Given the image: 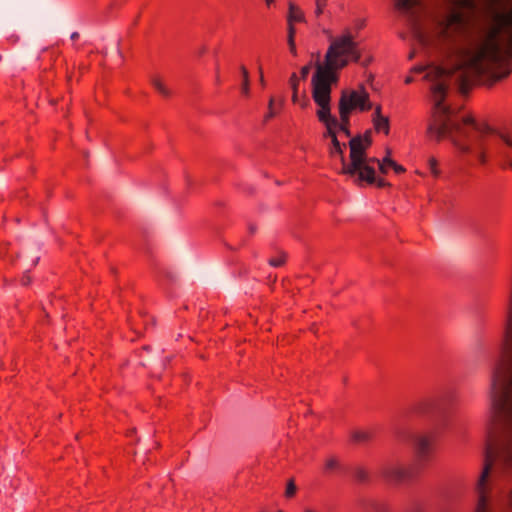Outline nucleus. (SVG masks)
I'll return each instance as SVG.
<instances>
[{
    "label": "nucleus",
    "instance_id": "f257e3e1",
    "mask_svg": "<svg viewBox=\"0 0 512 512\" xmlns=\"http://www.w3.org/2000/svg\"><path fill=\"white\" fill-rule=\"evenodd\" d=\"M483 13L492 22L486 37L479 43L458 49L451 69L438 66H416V73L426 70L424 78L431 82L430 92L434 107L427 128L428 136L439 142L449 139L462 153H474L481 163L486 162L482 148L484 137L493 132L485 122L478 123L472 116L457 118L450 107L444 105L449 80L456 76L459 90L466 94L476 84L492 86L506 78L512 71V10L504 12L512 0H480ZM452 8L437 23L436 34L440 41L454 44L469 28V15L475 0H450Z\"/></svg>",
    "mask_w": 512,
    "mask_h": 512
},
{
    "label": "nucleus",
    "instance_id": "f03ea898",
    "mask_svg": "<svg viewBox=\"0 0 512 512\" xmlns=\"http://www.w3.org/2000/svg\"><path fill=\"white\" fill-rule=\"evenodd\" d=\"M361 52L358 43L354 41L350 30H345L335 38H331L326 51L324 62L316 63V71L311 79L314 90L332 91V85L338 82L337 71L346 67L350 62H358Z\"/></svg>",
    "mask_w": 512,
    "mask_h": 512
},
{
    "label": "nucleus",
    "instance_id": "7ed1b4c3",
    "mask_svg": "<svg viewBox=\"0 0 512 512\" xmlns=\"http://www.w3.org/2000/svg\"><path fill=\"white\" fill-rule=\"evenodd\" d=\"M349 148L350 161L344 163L340 173L349 177H355L354 182L359 186L364 183L373 182L375 180L373 164L376 162V158H369L367 156L368 143L364 144L360 139V135H358L349 141Z\"/></svg>",
    "mask_w": 512,
    "mask_h": 512
},
{
    "label": "nucleus",
    "instance_id": "20e7f679",
    "mask_svg": "<svg viewBox=\"0 0 512 512\" xmlns=\"http://www.w3.org/2000/svg\"><path fill=\"white\" fill-rule=\"evenodd\" d=\"M373 108L370 95L363 85L358 89H344L341 91L338 101L339 115L351 117L353 112H366Z\"/></svg>",
    "mask_w": 512,
    "mask_h": 512
},
{
    "label": "nucleus",
    "instance_id": "39448f33",
    "mask_svg": "<svg viewBox=\"0 0 512 512\" xmlns=\"http://www.w3.org/2000/svg\"><path fill=\"white\" fill-rule=\"evenodd\" d=\"M312 98L319 107L316 112L318 120L326 127L325 136L333 140L337 137L338 119L331 115V92L312 89Z\"/></svg>",
    "mask_w": 512,
    "mask_h": 512
},
{
    "label": "nucleus",
    "instance_id": "423d86ee",
    "mask_svg": "<svg viewBox=\"0 0 512 512\" xmlns=\"http://www.w3.org/2000/svg\"><path fill=\"white\" fill-rule=\"evenodd\" d=\"M381 473L382 476L391 483L403 482L414 475L411 468L396 464L386 465L382 468Z\"/></svg>",
    "mask_w": 512,
    "mask_h": 512
},
{
    "label": "nucleus",
    "instance_id": "0eeeda50",
    "mask_svg": "<svg viewBox=\"0 0 512 512\" xmlns=\"http://www.w3.org/2000/svg\"><path fill=\"white\" fill-rule=\"evenodd\" d=\"M433 435H420L415 439V454L418 460H427L432 452Z\"/></svg>",
    "mask_w": 512,
    "mask_h": 512
},
{
    "label": "nucleus",
    "instance_id": "6e6552de",
    "mask_svg": "<svg viewBox=\"0 0 512 512\" xmlns=\"http://www.w3.org/2000/svg\"><path fill=\"white\" fill-rule=\"evenodd\" d=\"M375 163L378 164V169L382 174H387L390 168H392L396 174H402L406 171L402 165L396 163L389 156H385L382 160L376 158Z\"/></svg>",
    "mask_w": 512,
    "mask_h": 512
},
{
    "label": "nucleus",
    "instance_id": "1a4fd4ad",
    "mask_svg": "<svg viewBox=\"0 0 512 512\" xmlns=\"http://www.w3.org/2000/svg\"><path fill=\"white\" fill-rule=\"evenodd\" d=\"M374 436L372 430H355L351 433V440L356 444H366L372 441Z\"/></svg>",
    "mask_w": 512,
    "mask_h": 512
},
{
    "label": "nucleus",
    "instance_id": "9d476101",
    "mask_svg": "<svg viewBox=\"0 0 512 512\" xmlns=\"http://www.w3.org/2000/svg\"><path fill=\"white\" fill-rule=\"evenodd\" d=\"M420 0H395V9L401 13L409 14L420 6Z\"/></svg>",
    "mask_w": 512,
    "mask_h": 512
},
{
    "label": "nucleus",
    "instance_id": "9b49d317",
    "mask_svg": "<svg viewBox=\"0 0 512 512\" xmlns=\"http://www.w3.org/2000/svg\"><path fill=\"white\" fill-rule=\"evenodd\" d=\"M305 21V15L304 12L299 8L298 6L294 5L293 3L289 4V12L287 16V22H304Z\"/></svg>",
    "mask_w": 512,
    "mask_h": 512
},
{
    "label": "nucleus",
    "instance_id": "f8f14e48",
    "mask_svg": "<svg viewBox=\"0 0 512 512\" xmlns=\"http://www.w3.org/2000/svg\"><path fill=\"white\" fill-rule=\"evenodd\" d=\"M332 147L330 148L329 154L330 156L338 155L340 157V161L342 164V167L344 166V163L346 162L345 156H344V148L345 144H341L337 137H333V140H331Z\"/></svg>",
    "mask_w": 512,
    "mask_h": 512
},
{
    "label": "nucleus",
    "instance_id": "ddd939ff",
    "mask_svg": "<svg viewBox=\"0 0 512 512\" xmlns=\"http://www.w3.org/2000/svg\"><path fill=\"white\" fill-rule=\"evenodd\" d=\"M373 127L376 132H383L385 135L389 134L390 131V121L387 116L379 117L377 119H372Z\"/></svg>",
    "mask_w": 512,
    "mask_h": 512
},
{
    "label": "nucleus",
    "instance_id": "4468645a",
    "mask_svg": "<svg viewBox=\"0 0 512 512\" xmlns=\"http://www.w3.org/2000/svg\"><path fill=\"white\" fill-rule=\"evenodd\" d=\"M151 84L156 89L158 93H160L164 97H169L171 95V91L169 88L165 85L163 80L159 77H153L151 79Z\"/></svg>",
    "mask_w": 512,
    "mask_h": 512
},
{
    "label": "nucleus",
    "instance_id": "2eb2a0df",
    "mask_svg": "<svg viewBox=\"0 0 512 512\" xmlns=\"http://www.w3.org/2000/svg\"><path fill=\"white\" fill-rule=\"evenodd\" d=\"M430 408V402L428 400H421L416 403H414L411 408L410 412L413 414H425Z\"/></svg>",
    "mask_w": 512,
    "mask_h": 512
},
{
    "label": "nucleus",
    "instance_id": "dca6fc26",
    "mask_svg": "<svg viewBox=\"0 0 512 512\" xmlns=\"http://www.w3.org/2000/svg\"><path fill=\"white\" fill-rule=\"evenodd\" d=\"M350 116L347 115H339L337 130L343 132L347 137L351 135L350 133Z\"/></svg>",
    "mask_w": 512,
    "mask_h": 512
},
{
    "label": "nucleus",
    "instance_id": "f3484780",
    "mask_svg": "<svg viewBox=\"0 0 512 512\" xmlns=\"http://www.w3.org/2000/svg\"><path fill=\"white\" fill-rule=\"evenodd\" d=\"M240 71L243 77L241 91L245 96H248L250 93L249 72L244 65L240 66Z\"/></svg>",
    "mask_w": 512,
    "mask_h": 512
},
{
    "label": "nucleus",
    "instance_id": "a211bd4d",
    "mask_svg": "<svg viewBox=\"0 0 512 512\" xmlns=\"http://www.w3.org/2000/svg\"><path fill=\"white\" fill-rule=\"evenodd\" d=\"M277 115V111L275 109V98L271 96L268 100V111L264 115L263 121L268 122L272 118H274Z\"/></svg>",
    "mask_w": 512,
    "mask_h": 512
},
{
    "label": "nucleus",
    "instance_id": "6ab92c4d",
    "mask_svg": "<svg viewBox=\"0 0 512 512\" xmlns=\"http://www.w3.org/2000/svg\"><path fill=\"white\" fill-rule=\"evenodd\" d=\"M286 262V254L281 252L277 256L269 259L268 263L272 267H281Z\"/></svg>",
    "mask_w": 512,
    "mask_h": 512
},
{
    "label": "nucleus",
    "instance_id": "aec40b11",
    "mask_svg": "<svg viewBox=\"0 0 512 512\" xmlns=\"http://www.w3.org/2000/svg\"><path fill=\"white\" fill-rule=\"evenodd\" d=\"M428 166L431 174L434 177H438L440 175V169L438 168V161L435 157L431 156L428 158Z\"/></svg>",
    "mask_w": 512,
    "mask_h": 512
},
{
    "label": "nucleus",
    "instance_id": "412c9836",
    "mask_svg": "<svg viewBox=\"0 0 512 512\" xmlns=\"http://www.w3.org/2000/svg\"><path fill=\"white\" fill-rule=\"evenodd\" d=\"M327 7V2L325 0H315V10L314 15L316 18H319L325 11Z\"/></svg>",
    "mask_w": 512,
    "mask_h": 512
},
{
    "label": "nucleus",
    "instance_id": "4be33fe9",
    "mask_svg": "<svg viewBox=\"0 0 512 512\" xmlns=\"http://www.w3.org/2000/svg\"><path fill=\"white\" fill-rule=\"evenodd\" d=\"M296 493V485L293 479H290L287 482L286 490H285V496L287 498H292Z\"/></svg>",
    "mask_w": 512,
    "mask_h": 512
},
{
    "label": "nucleus",
    "instance_id": "5701e85b",
    "mask_svg": "<svg viewBox=\"0 0 512 512\" xmlns=\"http://www.w3.org/2000/svg\"><path fill=\"white\" fill-rule=\"evenodd\" d=\"M299 83H300V78L297 76L296 73H292L289 78V84L292 89V92H298Z\"/></svg>",
    "mask_w": 512,
    "mask_h": 512
},
{
    "label": "nucleus",
    "instance_id": "b1692460",
    "mask_svg": "<svg viewBox=\"0 0 512 512\" xmlns=\"http://www.w3.org/2000/svg\"><path fill=\"white\" fill-rule=\"evenodd\" d=\"M367 185H373L375 184L378 188H384V187H387L389 186L390 184L383 178H376L375 177V180L371 183H366Z\"/></svg>",
    "mask_w": 512,
    "mask_h": 512
},
{
    "label": "nucleus",
    "instance_id": "393cba45",
    "mask_svg": "<svg viewBox=\"0 0 512 512\" xmlns=\"http://www.w3.org/2000/svg\"><path fill=\"white\" fill-rule=\"evenodd\" d=\"M500 138L504 141V143L510 147H512V131L506 133H500Z\"/></svg>",
    "mask_w": 512,
    "mask_h": 512
},
{
    "label": "nucleus",
    "instance_id": "a878e982",
    "mask_svg": "<svg viewBox=\"0 0 512 512\" xmlns=\"http://www.w3.org/2000/svg\"><path fill=\"white\" fill-rule=\"evenodd\" d=\"M338 466V461L335 458H329L325 462V469L327 471L333 470Z\"/></svg>",
    "mask_w": 512,
    "mask_h": 512
},
{
    "label": "nucleus",
    "instance_id": "bb28decb",
    "mask_svg": "<svg viewBox=\"0 0 512 512\" xmlns=\"http://www.w3.org/2000/svg\"><path fill=\"white\" fill-rule=\"evenodd\" d=\"M287 42H288L290 53L293 56H297V49H296L295 38H287Z\"/></svg>",
    "mask_w": 512,
    "mask_h": 512
},
{
    "label": "nucleus",
    "instance_id": "cd10ccee",
    "mask_svg": "<svg viewBox=\"0 0 512 512\" xmlns=\"http://www.w3.org/2000/svg\"><path fill=\"white\" fill-rule=\"evenodd\" d=\"M360 139L362 140V142L364 144L367 142L368 143V147L371 146L372 138H371V132L370 131H366L363 135H360Z\"/></svg>",
    "mask_w": 512,
    "mask_h": 512
},
{
    "label": "nucleus",
    "instance_id": "c85d7f7f",
    "mask_svg": "<svg viewBox=\"0 0 512 512\" xmlns=\"http://www.w3.org/2000/svg\"><path fill=\"white\" fill-rule=\"evenodd\" d=\"M311 64H307L303 66L300 70V77L302 80H305L310 72Z\"/></svg>",
    "mask_w": 512,
    "mask_h": 512
},
{
    "label": "nucleus",
    "instance_id": "c756f323",
    "mask_svg": "<svg viewBox=\"0 0 512 512\" xmlns=\"http://www.w3.org/2000/svg\"><path fill=\"white\" fill-rule=\"evenodd\" d=\"M288 36L287 38H295V34H296V29H295V26H294V23L292 22H288Z\"/></svg>",
    "mask_w": 512,
    "mask_h": 512
},
{
    "label": "nucleus",
    "instance_id": "7c9ffc66",
    "mask_svg": "<svg viewBox=\"0 0 512 512\" xmlns=\"http://www.w3.org/2000/svg\"><path fill=\"white\" fill-rule=\"evenodd\" d=\"M379 117H384V115H382V107H381V105H376L374 107V113H373L372 119H377Z\"/></svg>",
    "mask_w": 512,
    "mask_h": 512
},
{
    "label": "nucleus",
    "instance_id": "2f4dec72",
    "mask_svg": "<svg viewBox=\"0 0 512 512\" xmlns=\"http://www.w3.org/2000/svg\"><path fill=\"white\" fill-rule=\"evenodd\" d=\"M258 72H259L260 83L262 86H265L264 74H263V69H262L261 65L258 67Z\"/></svg>",
    "mask_w": 512,
    "mask_h": 512
},
{
    "label": "nucleus",
    "instance_id": "473e14b6",
    "mask_svg": "<svg viewBox=\"0 0 512 512\" xmlns=\"http://www.w3.org/2000/svg\"><path fill=\"white\" fill-rule=\"evenodd\" d=\"M21 281L23 285H29L31 282V278L28 275H24Z\"/></svg>",
    "mask_w": 512,
    "mask_h": 512
},
{
    "label": "nucleus",
    "instance_id": "72a5a7b5",
    "mask_svg": "<svg viewBox=\"0 0 512 512\" xmlns=\"http://www.w3.org/2000/svg\"><path fill=\"white\" fill-rule=\"evenodd\" d=\"M298 101V92H292V102L296 103Z\"/></svg>",
    "mask_w": 512,
    "mask_h": 512
},
{
    "label": "nucleus",
    "instance_id": "f704fd0d",
    "mask_svg": "<svg viewBox=\"0 0 512 512\" xmlns=\"http://www.w3.org/2000/svg\"><path fill=\"white\" fill-rule=\"evenodd\" d=\"M78 37H79V33H78V32H73V33L71 34V36H70V38H71L72 40H75V39H77Z\"/></svg>",
    "mask_w": 512,
    "mask_h": 512
},
{
    "label": "nucleus",
    "instance_id": "c9c22d12",
    "mask_svg": "<svg viewBox=\"0 0 512 512\" xmlns=\"http://www.w3.org/2000/svg\"><path fill=\"white\" fill-rule=\"evenodd\" d=\"M412 81H413V78L411 76L406 77L404 80L405 84H410Z\"/></svg>",
    "mask_w": 512,
    "mask_h": 512
},
{
    "label": "nucleus",
    "instance_id": "e433bc0d",
    "mask_svg": "<svg viewBox=\"0 0 512 512\" xmlns=\"http://www.w3.org/2000/svg\"><path fill=\"white\" fill-rule=\"evenodd\" d=\"M284 105V99L283 98H280L279 101H278V106L279 108H282Z\"/></svg>",
    "mask_w": 512,
    "mask_h": 512
},
{
    "label": "nucleus",
    "instance_id": "4c0bfd02",
    "mask_svg": "<svg viewBox=\"0 0 512 512\" xmlns=\"http://www.w3.org/2000/svg\"><path fill=\"white\" fill-rule=\"evenodd\" d=\"M275 2V0H265V3L267 6L272 5Z\"/></svg>",
    "mask_w": 512,
    "mask_h": 512
},
{
    "label": "nucleus",
    "instance_id": "58836bf2",
    "mask_svg": "<svg viewBox=\"0 0 512 512\" xmlns=\"http://www.w3.org/2000/svg\"><path fill=\"white\" fill-rule=\"evenodd\" d=\"M39 257L32 260V265L35 266L38 263Z\"/></svg>",
    "mask_w": 512,
    "mask_h": 512
},
{
    "label": "nucleus",
    "instance_id": "ea45409f",
    "mask_svg": "<svg viewBox=\"0 0 512 512\" xmlns=\"http://www.w3.org/2000/svg\"><path fill=\"white\" fill-rule=\"evenodd\" d=\"M307 103L308 101L307 100H304L302 103H301V107L302 108H305L307 106Z\"/></svg>",
    "mask_w": 512,
    "mask_h": 512
},
{
    "label": "nucleus",
    "instance_id": "a19ab883",
    "mask_svg": "<svg viewBox=\"0 0 512 512\" xmlns=\"http://www.w3.org/2000/svg\"><path fill=\"white\" fill-rule=\"evenodd\" d=\"M390 155H391V150H390V149H387V150H386V156H389V157H390Z\"/></svg>",
    "mask_w": 512,
    "mask_h": 512
},
{
    "label": "nucleus",
    "instance_id": "79ce46f5",
    "mask_svg": "<svg viewBox=\"0 0 512 512\" xmlns=\"http://www.w3.org/2000/svg\"><path fill=\"white\" fill-rule=\"evenodd\" d=\"M325 2H327V3H328V0H325Z\"/></svg>",
    "mask_w": 512,
    "mask_h": 512
}]
</instances>
